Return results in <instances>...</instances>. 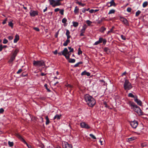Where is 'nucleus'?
Returning <instances> with one entry per match:
<instances>
[{
	"label": "nucleus",
	"instance_id": "nucleus-1",
	"mask_svg": "<svg viewBox=\"0 0 148 148\" xmlns=\"http://www.w3.org/2000/svg\"><path fill=\"white\" fill-rule=\"evenodd\" d=\"M85 99L90 107H93L95 104L96 101L95 99L88 94H86L84 96Z\"/></svg>",
	"mask_w": 148,
	"mask_h": 148
},
{
	"label": "nucleus",
	"instance_id": "nucleus-2",
	"mask_svg": "<svg viewBox=\"0 0 148 148\" xmlns=\"http://www.w3.org/2000/svg\"><path fill=\"white\" fill-rule=\"evenodd\" d=\"M129 105L130 106L132 107V108L139 114L141 115H143L144 114V113L142 111L140 108L134 102L130 101L129 103Z\"/></svg>",
	"mask_w": 148,
	"mask_h": 148
},
{
	"label": "nucleus",
	"instance_id": "nucleus-3",
	"mask_svg": "<svg viewBox=\"0 0 148 148\" xmlns=\"http://www.w3.org/2000/svg\"><path fill=\"white\" fill-rule=\"evenodd\" d=\"M132 87L131 83L129 80L125 79L123 84V88L124 90H130Z\"/></svg>",
	"mask_w": 148,
	"mask_h": 148
},
{
	"label": "nucleus",
	"instance_id": "nucleus-4",
	"mask_svg": "<svg viewBox=\"0 0 148 148\" xmlns=\"http://www.w3.org/2000/svg\"><path fill=\"white\" fill-rule=\"evenodd\" d=\"M15 136L18 138L23 143L25 144L28 148H32V147L31 145H29L27 143L25 140L23 138L22 136L16 133Z\"/></svg>",
	"mask_w": 148,
	"mask_h": 148
},
{
	"label": "nucleus",
	"instance_id": "nucleus-5",
	"mask_svg": "<svg viewBox=\"0 0 148 148\" xmlns=\"http://www.w3.org/2000/svg\"><path fill=\"white\" fill-rule=\"evenodd\" d=\"M33 64L35 66H42L45 65V62L42 60H34L33 62Z\"/></svg>",
	"mask_w": 148,
	"mask_h": 148
},
{
	"label": "nucleus",
	"instance_id": "nucleus-6",
	"mask_svg": "<svg viewBox=\"0 0 148 148\" xmlns=\"http://www.w3.org/2000/svg\"><path fill=\"white\" fill-rule=\"evenodd\" d=\"M119 19L123 23V25L127 26H129L130 25L129 22L126 18L121 16H119Z\"/></svg>",
	"mask_w": 148,
	"mask_h": 148
},
{
	"label": "nucleus",
	"instance_id": "nucleus-7",
	"mask_svg": "<svg viewBox=\"0 0 148 148\" xmlns=\"http://www.w3.org/2000/svg\"><path fill=\"white\" fill-rule=\"evenodd\" d=\"M62 146L63 148H72V146L71 144H69L66 142L62 143Z\"/></svg>",
	"mask_w": 148,
	"mask_h": 148
},
{
	"label": "nucleus",
	"instance_id": "nucleus-8",
	"mask_svg": "<svg viewBox=\"0 0 148 148\" xmlns=\"http://www.w3.org/2000/svg\"><path fill=\"white\" fill-rule=\"evenodd\" d=\"M61 52L62 55L65 56L66 58H69V56H67V54L68 53V50L67 48H65Z\"/></svg>",
	"mask_w": 148,
	"mask_h": 148
},
{
	"label": "nucleus",
	"instance_id": "nucleus-9",
	"mask_svg": "<svg viewBox=\"0 0 148 148\" xmlns=\"http://www.w3.org/2000/svg\"><path fill=\"white\" fill-rule=\"evenodd\" d=\"M130 125L133 128L135 129L138 125V123L137 121H134L130 122Z\"/></svg>",
	"mask_w": 148,
	"mask_h": 148
},
{
	"label": "nucleus",
	"instance_id": "nucleus-10",
	"mask_svg": "<svg viewBox=\"0 0 148 148\" xmlns=\"http://www.w3.org/2000/svg\"><path fill=\"white\" fill-rule=\"evenodd\" d=\"M29 14L31 16L34 17L38 14V12L37 11L31 10Z\"/></svg>",
	"mask_w": 148,
	"mask_h": 148
},
{
	"label": "nucleus",
	"instance_id": "nucleus-11",
	"mask_svg": "<svg viewBox=\"0 0 148 148\" xmlns=\"http://www.w3.org/2000/svg\"><path fill=\"white\" fill-rule=\"evenodd\" d=\"M80 126L86 129H89L90 128L88 124L84 122L81 123Z\"/></svg>",
	"mask_w": 148,
	"mask_h": 148
},
{
	"label": "nucleus",
	"instance_id": "nucleus-12",
	"mask_svg": "<svg viewBox=\"0 0 148 148\" xmlns=\"http://www.w3.org/2000/svg\"><path fill=\"white\" fill-rule=\"evenodd\" d=\"M50 4L53 7H55L56 6H58V5H56V0H49Z\"/></svg>",
	"mask_w": 148,
	"mask_h": 148
},
{
	"label": "nucleus",
	"instance_id": "nucleus-13",
	"mask_svg": "<svg viewBox=\"0 0 148 148\" xmlns=\"http://www.w3.org/2000/svg\"><path fill=\"white\" fill-rule=\"evenodd\" d=\"M134 101L137 103V104L140 106L142 105V102L139 99H138L137 96H136V97L134 99Z\"/></svg>",
	"mask_w": 148,
	"mask_h": 148
},
{
	"label": "nucleus",
	"instance_id": "nucleus-14",
	"mask_svg": "<svg viewBox=\"0 0 148 148\" xmlns=\"http://www.w3.org/2000/svg\"><path fill=\"white\" fill-rule=\"evenodd\" d=\"M81 75L82 76L86 75L87 76H89L90 75V73L87 72L86 71H84L82 73Z\"/></svg>",
	"mask_w": 148,
	"mask_h": 148
},
{
	"label": "nucleus",
	"instance_id": "nucleus-15",
	"mask_svg": "<svg viewBox=\"0 0 148 148\" xmlns=\"http://www.w3.org/2000/svg\"><path fill=\"white\" fill-rule=\"evenodd\" d=\"M103 40V38L100 37L99 38V40L98 41H97L95 42L94 45H97L101 43L102 42Z\"/></svg>",
	"mask_w": 148,
	"mask_h": 148
},
{
	"label": "nucleus",
	"instance_id": "nucleus-16",
	"mask_svg": "<svg viewBox=\"0 0 148 148\" xmlns=\"http://www.w3.org/2000/svg\"><path fill=\"white\" fill-rule=\"evenodd\" d=\"M108 3H110V6H108V7H110L112 6H115L116 5L115 3L114 2V0H111V1Z\"/></svg>",
	"mask_w": 148,
	"mask_h": 148
},
{
	"label": "nucleus",
	"instance_id": "nucleus-17",
	"mask_svg": "<svg viewBox=\"0 0 148 148\" xmlns=\"http://www.w3.org/2000/svg\"><path fill=\"white\" fill-rule=\"evenodd\" d=\"M19 35L17 34H16L15 37V38L14 40V42L16 43L19 40Z\"/></svg>",
	"mask_w": 148,
	"mask_h": 148
},
{
	"label": "nucleus",
	"instance_id": "nucleus-18",
	"mask_svg": "<svg viewBox=\"0 0 148 148\" xmlns=\"http://www.w3.org/2000/svg\"><path fill=\"white\" fill-rule=\"evenodd\" d=\"M87 28V26L86 24H84V25L82 27V29L80 30V32H85L86 29Z\"/></svg>",
	"mask_w": 148,
	"mask_h": 148
},
{
	"label": "nucleus",
	"instance_id": "nucleus-19",
	"mask_svg": "<svg viewBox=\"0 0 148 148\" xmlns=\"http://www.w3.org/2000/svg\"><path fill=\"white\" fill-rule=\"evenodd\" d=\"M104 51L107 54H109L110 52V50L107 47H105L103 49Z\"/></svg>",
	"mask_w": 148,
	"mask_h": 148
},
{
	"label": "nucleus",
	"instance_id": "nucleus-20",
	"mask_svg": "<svg viewBox=\"0 0 148 148\" xmlns=\"http://www.w3.org/2000/svg\"><path fill=\"white\" fill-rule=\"evenodd\" d=\"M61 115H59L58 114L56 115L53 118V119L55 120L56 119H57V120H58L60 119V117Z\"/></svg>",
	"mask_w": 148,
	"mask_h": 148
},
{
	"label": "nucleus",
	"instance_id": "nucleus-21",
	"mask_svg": "<svg viewBox=\"0 0 148 148\" xmlns=\"http://www.w3.org/2000/svg\"><path fill=\"white\" fill-rule=\"evenodd\" d=\"M70 42V40H66L65 42L63 43V45L64 46H66L67 45L68 43Z\"/></svg>",
	"mask_w": 148,
	"mask_h": 148
},
{
	"label": "nucleus",
	"instance_id": "nucleus-22",
	"mask_svg": "<svg viewBox=\"0 0 148 148\" xmlns=\"http://www.w3.org/2000/svg\"><path fill=\"white\" fill-rule=\"evenodd\" d=\"M106 28H105L104 27L102 26L100 29L99 31L101 33H103L104 31L106 30Z\"/></svg>",
	"mask_w": 148,
	"mask_h": 148
},
{
	"label": "nucleus",
	"instance_id": "nucleus-23",
	"mask_svg": "<svg viewBox=\"0 0 148 148\" xmlns=\"http://www.w3.org/2000/svg\"><path fill=\"white\" fill-rule=\"evenodd\" d=\"M19 51V49H16L12 55L16 56L17 53Z\"/></svg>",
	"mask_w": 148,
	"mask_h": 148
},
{
	"label": "nucleus",
	"instance_id": "nucleus-24",
	"mask_svg": "<svg viewBox=\"0 0 148 148\" xmlns=\"http://www.w3.org/2000/svg\"><path fill=\"white\" fill-rule=\"evenodd\" d=\"M45 119H46V125H48L49 123H50V121L49 120V118L48 116H46L45 117Z\"/></svg>",
	"mask_w": 148,
	"mask_h": 148
},
{
	"label": "nucleus",
	"instance_id": "nucleus-25",
	"mask_svg": "<svg viewBox=\"0 0 148 148\" xmlns=\"http://www.w3.org/2000/svg\"><path fill=\"white\" fill-rule=\"evenodd\" d=\"M69 60V63H74L75 61V59H71V58H69V59H68Z\"/></svg>",
	"mask_w": 148,
	"mask_h": 148
},
{
	"label": "nucleus",
	"instance_id": "nucleus-26",
	"mask_svg": "<svg viewBox=\"0 0 148 148\" xmlns=\"http://www.w3.org/2000/svg\"><path fill=\"white\" fill-rule=\"evenodd\" d=\"M79 9L77 7V6H76L74 10V12L76 14L78 12H79Z\"/></svg>",
	"mask_w": 148,
	"mask_h": 148
},
{
	"label": "nucleus",
	"instance_id": "nucleus-27",
	"mask_svg": "<svg viewBox=\"0 0 148 148\" xmlns=\"http://www.w3.org/2000/svg\"><path fill=\"white\" fill-rule=\"evenodd\" d=\"M8 144L10 147H12L14 145V143L13 142L8 141Z\"/></svg>",
	"mask_w": 148,
	"mask_h": 148
},
{
	"label": "nucleus",
	"instance_id": "nucleus-28",
	"mask_svg": "<svg viewBox=\"0 0 148 148\" xmlns=\"http://www.w3.org/2000/svg\"><path fill=\"white\" fill-rule=\"evenodd\" d=\"M128 96L129 97H130L132 98H134V99L136 97H135L134 96L132 93H129L128 95Z\"/></svg>",
	"mask_w": 148,
	"mask_h": 148
},
{
	"label": "nucleus",
	"instance_id": "nucleus-29",
	"mask_svg": "<svg viewBox=\"0 0 148 148\" xmlns=\"http://www.w3.org/2000/svg\"><path fill=\"white\" fill-rule=\"evenodd\" d=\"M82 63H83L82 62H78V63L75 64L74 65V67H77L78 66L79 64H82Z\"/></svg>",
	"mask_w": 148,
	"mask_h": 148
},
{
	"label": "nucleus",
	"instance_id": "nucleus-30",
	"mask_svg": "<svg viewBox=\"0 0 148 148\" xmlns=\"http://www.w3.org/2000/svg\"><path fill=\"white\" fill-rule=\"evenodd\" d=\"M115 12V10L114 9H112L110 10L108 13V14H114Z\"/></svg>",
	"mask_w": 148,
	"mask_h": 148
},
{
	"label": "nucleus",
	"instance_id": "nucleus-31",
	"mask_svg": "<svg viewBox=\"0 0 148 148\" xmlns=\"http://www.w3.org/2000/svg\"><path fill=\"white\" fill-rule=\"evenodd\" d=\"M148 5V2L147 1L144 2L143 4V8L146 7Z\"/></svg>",
	"mask_w": 148,
	"mask_h": 148
},
{
	"label": "nucleus",
	"instance_id": "nucleus-32",
	"mask_svg": "<svg viewBox=\"0 0 148 148\" xmlns=\"http://www.w3.org/2000/svg\"><path fill=\"white\" fill-rule=\"evenodd\" d=\"M73 25L75 27H77L78 25V23L77 22H73Z\"/></svg>",
	"mask_w": 148,
	"mask_h": 148
},
{
	"label": "nucleus",
	"instance_id": "nucleus-33",
	"mask_svg": "<svg viewBox=\"0 0 148 148\" xmlns=\"http://www.w3.org/2000/svg\"><path fill=\"white\" fill-rule=\"evenodd\" d=\"M69 49L70 50L69 52H74V49L73 48H71V47H68Z\"/></svg>",
	"mask_w": 148,
	"mask_h": 148
},
{
	"label": "nucleus",
	"instance_id": "nucleus-34",
	"mask_svg": "<svg viewBox=\"0 0 148 148\" xmlns=\"http://www.w3.org/2000/svg\"><path fill=\"white\" fill-rule=\"evenodd\" d=\"M86 23H87L88 25V26H90L91 24L92 23L91 21L88 20L86 21Z\"/></svg>",
	"mask_w": 148,
	"mask_h": 148
},
{
	"label": "nucleus",
	"instance_id": "nucleus-35",
	"mask_svg": "<svg viewBox=\"0 0 148 148\" xmlns=\"http://www.w3.org/2000/svg\"><path fill=\"white\" fill-rule=\"evenodd\" d=\"M44 86L45 87L46 89H47V90L48 92H51V90L49 89H48L47 88V84H45L44 85Z\"/></svg>",
	"mask_w": 148,
	"mask_h": 148
},
{
	"label": "nucleus",
	"instance_id": "nucleus-36",
	"mask_svg": "<svg viewBox=\"0 0 148 148\" xmlns=\"http://www.w3.org/2000/svg\"><path fill=\"white\" fill-rule=\"evenodd\" d=\"M141 12L140 10H138L136 13V16H139Z\"/></svg>",
	"mask_w": 148,
	"mask_h": 148
},
{
	"label": "nucleus",
	"instance_id": "nucleus-37",
	"mask_svg": "<svg viewBox=\"0 0 148 148\" xmlns=\"http://www.w3.org/2000/svg\"><path fill=\"white\" fill-rule=\"evenodd\" d=\"M67 20L66 18H64L62 19V22L63 23L65 24L67 22Z\"/></svg>",
	"mask_w": 148,
	"mask_h": 148
},
{
	"label": "nucleus",
	"instance_id": "nucleus-38",
	"mask_svg": "<svg viewBox=\"0 0 148 148\" xmlns=\"http://www.w3.org/2000/svg\"><path fill=\"white\" fill-rule=\"evenodd\" d=\"M89 136L90 137L94 139H96V137L92 134H90Z\"/></svg>",
	"mask_w": 148,
	"mask_h": 148
},
{
	"label": "nucleus",
	"instance_id": "nucleus-39",
	"mask_svg": "<svg viewBox=\"0 0 148 148\" xmlns=\"http://www.w3.org/2000/svg\"><path fill=\"white\" fill-rule=\"evenodd\" d=\"M136 138L135 137H132L129 138L128 140L129 141H131L133 140H134Z\"/></svg>",
	"mask_w": 148,
	"mask_h": 148
},
{
	"label": "nucleus",
	"instance_id": "nucleus-40",
	"mask_svg": "<svg viewBox=\"0 0 148 148\" xmlns=\"http://www.w3.org/2000/svg\"><path fill=\"white\" fill-rule=\"evenodd\" d=\"M8 25L12 28L13 26V24L12 22H10L9 23Z\"/></svg>",
	"mask_w": 148,
	"mask_h": 148
},
{
	"label": "nucleus",
	"instance_id": "nucleus-41",
	"mask_svg": "<svg viewBox=\"0 0 148 148\" xmlns=\"http://www.w3.org/2000/svg\"><path fill=\"white\" fill-rule=\"evenodd\" d=\"M82 53V51L80 50V48H79L78 49V55H80Z\"/></svg>",
	"mask_w": 148,
	"mask_h": 148
},
{
	"label": "nucleus",
	"instance_id": "nucleus-42",
	"mask_svg": "<svg viewBox=\"0 0 148 148\" xmlns=\"http://www.w3.org/2000/svg\"><path fill=\"white\" fill-rule=\"evenodd\" d=\"M64 9L61 10H60L59 13L61 15H63L64 14Z\"/></svg>",
	"mask_w": 148,
	"mask_h": 148
},
{
	"label": "nucleus",
	"instance_id": "nucleus-43",
	"mask_svg": "<svg viewBox=\"0 0 148 148\" xmlns=\"http://www.w3.org/2000/svg\"><path fill=\"white\" fill-rule=\"evenodd\" d=\"M66 36L69 35L70 34V32L69 31V30L67 29H66Z\"/></svg>",
	"mask_w": 148,
	"mask_h": 148
},
{
	"label": "nucleus",
	"instance_id": "nucleus-44",
	"mask_svg": "<svg viewBox=\"0 0 148 148\" xmlns=\"http://www.w3.org/2000/svg\"><path fill=\"white\" fill-rule=\"evenodd\" d=\"M8 42V40L5 39H4L3 40V44H5L7 43Z\"/></svg>",
	"mask_w": 148,
	"mask_h": 148
},
{
	"label": "nucleus",
	"instance_id": "nucleus-45",
	"mask_svg": "<svg viewBox=\"0 0 148 148\" xmlns=\"http://www.w3.org/2000/svg\"><path fill=\"white\" fill-rule=\"evenodd\" d=\"M23 70L21 69H19L17 72L16 73L17 74H19L21 72H22Z\"/></svg>",
	"mask_w": 148,
	"mask_h": 148
},
{
	"label": "nucleus",
	"instance_id": "nucleus-46",
	"mask_svg": "<svg viewBox=\"0 0 148 148\" xmlns=\"http://www.w3.org/2000/svg\"><path fill=\"white\" fill-rule=\"evenodd\" d=\"M16 57V56H15L12 55V56L10 58L14 60L15 58Z\"/></svg>",
	"mask_w": 148,
	"mask_h": 148
},
{
	"label": "nucleus",
	"instance_id": "nucleus-47",
	"mask_svg": "<svg viewBox=\"0 0 148 148\" xmlns=\"http://www.w3.org/2000/svg\"><path fill=\"white\" fill-rule=\"evenodd\" d=\"M71 52H69V51H68V53H67V56H69V58H66L67 60H68V59H69L70 58V56L71 54Z\"/></svg>",
	"mask_w": 148,
	"mask_h": 148
},
{
	"label": "nucleus",
	"instance_id": "nucleus-48",
	"mask_svg": "<svg viewBox=\"0 0 148 148\" xmlns=\"http://www.w3.org/2000/svg\"><path fill=\"white\" fill-rule=\"evenodd\" d=\"M34 29L35 30V31H37V32H39L40 31L39 29L37 27H34Z\"/></svg>",
	"mask_w": 148,
	"mask_h": 148
},
{
	"label": "nucleus",
	"instance_id": "nucleus-49",
	"mask_svg": "<svg viewBox=\"0 0 148 148\" xmlns=\"http://www.w3.org/2000/svg\"><path fill=\"white\" fill-rule=\"evenodd\" d=\"M132 9L130 8H128L127 9V11L128 12H130L131 11Z\"/></svg>",
	"mask_w": 148,
	"mask_h": 148
},
{
	"label": "nucleus",
	"instance_id": "nucleus-50",
	"mask_svg": "<svg viewBox=\"0 0 148 148\" xmlns=\"http://www.w3.org/2000/svg\"><path fill=\"white\" fill-rule=\"evenodd\" d=\"M89 10V8H88V9H83V10L82 12L83 13H84L86 11H88Z\"/></svg>",
	"mask_w": 148,
	"mask_h": 148
},
{
	"label": "nucleus",
	"instance_id": "nucleus-51",
	"mask_svg": "<svg viewBox=\"0 0 148 148\" xmlns=\"http://www.w3.org/2000/svg\"><path fill=\"white\" fill-rule=\"evenodd\" d=\"M8 38L9 40H10L13 39V37L11 36H8Z\"/></svg>",
	"mask_w": 148,
	"mask_h": 148
},
{
	"label": "nucleus",
	"instance_id": "nucleus-52",
	"mask_svg": "<svg viewBox=\"0 0 148 148\" xmlns=\"http://www.w3.org/2000/svg\"><path fill=\"white\" fill-rule=\"evenodd\" d=\"M7 20V18H5L2 24L3 25L5 24L6 23Z\"/></svg>",
	"mask_w": 148,
	"mask_h": 148
},
{
	"label": "nucleus",
	"instance_id": "nucleus-53",
	"mask_svg": "<svg viewBox=\"0 0 148 148\" xmlns=\"http://www.w3.org/2000/svg\"><path fill=\"white\" fill-rule=\"evenodd\" d=\"M102 42H103V44L105 45L106 42V40L105 39H103Z\"/></svg>",
	"mask_w": 148,
	"mask_h": 148
},
{
	"label": "nucleus",
	"instance_id": "nucleus-54",
	"mask_svg": "<svg viewBox=\"0 0 148 148\" xmlns=\"http://www.w3.org/2000/svg\"><path fill=\"white\" fill-rule=\"evenodd\" d=\"M104 19V18H102L100 20H99L98 21V23H101L102 21H103V20Z\"/></svg>",
	"mask_w": 148,
	"mask_h": 148
},
{
	"label": "nucleus",
	"instance_id": "nucleus-55",
	"mask_svg": "<svg viewBox=\"0 0 148 148\" xmlns=\"http://www.w3.org/2000/svg\"><path fill=\"white\" fill-rule=\"evenodd\" d=\"M4 111V110L3 108L0 109V113H2Z\"/></svg>",
	"mask_w": 148,
	"mask_h": 148
},
{
	"label": "nucleus",
	"instance_id": "nucleus-56",
	"mask_svg": "<svg viewBox=\"0 0 148 148\" xmlns=\"http://www.w3.org/2000/svg\"><path fill=\"white\" fill-rule=\"evenodd\" d=\"M121 37L122 38V39L124 40H125L126 39L125 37L123 36V35H121Z\"/></svg>",
	"mask_w": 148,
	"mask_h": 148
},
{
	"label": "nucleus",
	"instance_id": "nucleus-57",
	"mask_svg": "<svg viewBox=\"0 0 148 148\" xmlns=\"http://www.w3.org/2000/svg\"><path fill=\"white\" fill-rule=\"evenodd\" d=\"M60 10V9L59 8H56L54 10V11L55 12H57Z\"/></svg>",
	"mask_w": 148,
	"mask_h": 148
},
{
	"label": "nucleus",
	"instance_id": "nucleus-58",
	"mask_svg": "<svg viewBox=\"0 0 148 148\" xmlns=\"http://www.w3.org/2000/svg\"><path fill=\"white\" fill-rule=\"evenodd\" d=\"M13 61H14L12 59H11L10 58V59L8 61V62L10 64V63H12Z\"/></svg>",
	"mask_w": 148,
	"mask_h": 148
},
{
	"label": "nucleus",
	"instance_id": "nucleus-59",
	"mask_svg": "<svg viewBox=\"0 0 148 148\" xmlns=\"http://www.w3.org/2000/svg\"><path fill=\"white\" fill-rule=\"evenodd\" d=\"M94 10L93 9H91L89 10V12L91 13H92L94 12Z\"/></svg>",
	"mask_w": 148,
	"mask_h": 148
},
{
	"label": "nucleus",
	"instance_id": "nucleus-60",
	"mask_svg": "<svg viewBox=\"0 0 148 148\" xmlns=\"http://www.w3.org/2000/svg\"><path fill=\"white\" fill-rule=\"evenodd\" d=\"M53 53L55 55H56L58 53V51L57 50H56L55 51L53 52Z\"/></svg>",
	"mask_w": 148,
	"mask_h": 148
},
{
	"label": "nucleus",
	"instance_id": "nucleus-61",
	"mask_svg": "<svg viewBox=\"0 0 148 148\" xmlns=\"http://www.w3.org/2000/svg\"><path fill=\"white\" fill-rule=\"evenodd\" d=\"M112 31H113V29L112 28V29H110V30H109V31H108L107 33V34H109V33L110 32H112Z\"/></svg>",
	"mask_w": 148,
	"mask_h": 148
},
{
	"label": "nucleus",
	"instance_id": "nucleus-62",
	"mask_svg": "<svg viewBox=\"0 0 148 148\" xmlns=\"http://www.w3.org/2000/svg\"><path fill=\"white\" fill-rule=\"evenodd\" d=\"M3 49V47L2 45H0V51H2Z\"/></svg>",
	"mask_w": 148,
	"mask_h": 148
},
{
	"label": "nucleus",
	"instance_id": "nucleus-63",
	"mask_svg": "<svg viewBox=\"0 0 148 148\" xmlns=\"http://www.w3.org/2000/svg\"><path fill=\"white\" fill-rule=\"evenodd\" d=\"M85 32H81V33L80 34V36H84V33Z\"/></svg>",
	"mask_w": 148,
	"mask_h": 148
},
{
	"label": "nucleus",
	"instance_id": "nucleus-64",
	"mask_svg": "<svg viewBox=\"0 0 148 148\" xmlns=\"http://www.w3.org/2000/svg\"><path fill=\"white\" fill-rule=\"evenodd\" d=\"M67 36V40H69V38H70L71 37V36L69 35H67L66 36Z\"/></svg>",
	"mask_w": 148,
	"mask_h": 148
}]
</instances>
